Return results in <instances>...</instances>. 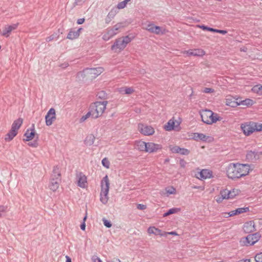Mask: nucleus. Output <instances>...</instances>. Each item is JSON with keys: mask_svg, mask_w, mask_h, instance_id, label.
Segmentation results:
<instances>
[{"mask_svg": "<svg viewBox=\"0 0 262 262\" xmlns=\"http://www.w3.org/2000/svg\"><path fill=\"white\" fill-rule=\"evenodd\" d=\"M60 33L62 34V32H60V30L58 29L57 32H55L53 34H52L51 35L47 37L46 38V41L47 42H50V41H52L53 40H54V39L57 40L59 38V34Z\"/></svg>", "mask_w": 262, "mask_h": 262, "instance_id": "31", "label": "nucleus"}, {"mask_svg": "<svg viewBox=\"0 0 262 262\" xmlns=\"http://www.w3.org/2000/svg\"><path fill=\"white\" fill-rule=\"evenodd\" d=\"M135 145L138 150L140 151H145L146 149L147 142L142 140L136 141Z\"/></svg>", "mask_w": 262, "mask_h": 262, "instance_id": "24", "label": "nucleus"}, {"mask_svg": "<svg viewBox=\"0 0 262 262\" xmlns=\"http://www.w3.org/2000/svg\"><path fill=\"white\" fill-rule=\"evenodd\" d=\"M244 231L246 233L252 232L255 230V224L253 221L245 223L243 227Z\"/></svg>", "mask_w": 262, "mask_h": 262, "instance_id": "19", "label": "nucleus"}, {"mask_svg": "<svg viewBox=\"0 0 262 262\" xmlns=\"http://www.w3.org/2000/svg\"><path fill=\"white\" fill-rule=\"evenodd\" d=\"M107 103L108 102L107 101H103L102 102L96 101L93 103L94 107H96L97 111L98 112L100 116H101L104 112Z\"/></svg>", "mask_w": 262, "mask_h": 262, "instance_id": "15", "label": "nucleus"}, {"mask_svg": "<svg viewBox=\"0 0 262 262\" xmlns=\"http://www.w3.org/2000/svg\"><path fill=\"white\" fill-rule=\"evenodd\" d=\"M85 21V19L84 18H79L77 19V23L78 25H81L83 24Z\"/></svg>", "mask_w": 262, "mask_h": 262, "instance_id": "64", "label": "nucleus"}, {"mask_svg": "<svg viewBox=\"0 0 262 262\" xmlns=\"http://www.w3.org/2000/svg\"><path fill=\"white\" fill-rule=\"evenodd\" d=\"M126 4H127L124 1L119 2L117 5V8H118L119 9H123L125 7Z\"/></svg>", "mask_w": 262, "mask_h": 262, "instance_id": "56", "label": "nucleus"}, {"mask_svg": "<svg viewBox=\"0 0 262 262\" xmlns=\"http://www.w3.org/2000/svg\"><path fill=\"white\" fill-rule=\"evenodd\" d=\"M180 123L173 120L170 119L168 121L164 126V129L167 131H170L172 130H179L180 127Z\"/></svg>", "mask_w": 262, "mask_h": 262, "instance_id": "12", "label": "nucleus"}, {"mask_svg": "<svg viewBox=\"0 0 262 262\" xmlns=\"http://www.w3.org/2000/svg\"><path fill=\"white\" fill-rule=\"evenodd\" d=\"M110 187V182L108 176L106 175L101 181L100 201L103 204L107 203L108 197L107 196Z\"/></svg>", "mask_w": 262, "mask_h": 262, "instance_id": "2", "label": "nucleus"}, {"mask_svg": "<svg viewBox=\"0 0 262 262\" xmlns=\"http://www.w3.org/2000/svg\"><path fill=\"white\" fill-rule=\"evenodd\" d=\"M17 132L16 130H13V129L11 128L9 132L5 136V141L7 142L11 141L17 135Z\"/></svg>", "mask_w": 262, "mask_h": 262, "instance_id": "26", "label": "nucleus"}, {"mask_svg": "<svg viewBox=\"0 0 262 262\" xmlns=\"http://www.w3.org/2000/svg\"><path fill=\"white\" fill-rule=\"evenodd\" d=\"M260 237L261 235L259 232L249 234L246 237L242 238L240 241V243L242 246H252L258 242Z\"/></svg>", "mask_w": 262, "mask_h": 262, "instance_id": "4", "label": "nucleus"}, {"mask_svg": "<svg viewBox=\"0 0 262 262\" xmlns=\"http://www.w3.org/2000/svg\"><path fill=\"white\" fill-rule=\"evenodd\" d=\"M137 208L143 210L146 208V206L143 204H138L137 206Z\"/></svg>", "mask_w": 262, "mask_h": 262, "instance_id": "59", "label": "nucleus"}, {"mask_svg": "<svg viewBox=\"0 0 262 262\" xmlns=\"http://www.w3.org/2000/svg\"><path fill=\"white\" fill-rule=\"evenodd\" d=\"M222 119V117H220L217 114L213 112V115L211 116L209 122L210 125L216 123L217 121H221Z\"/></svg>", "mask_w": 262, "mask_h": 262, "instance_id": "34", "label": "nucleus"}, {"mask_svg": "<svg viewBox=\"0 0 262 262\" xmlns=\"http://www.w3.org/2000/svg\"><path fill=\"white\" fill-rule=\"evenodd\" d=\"M179 163H180L181 167H182L183 168H184L186 164V161L184 159H180Z\"/></svg>", "mask_w": 262, "mask_h": 262, "instance_id": "62", "label": "nucleus"}, {"mask_svg": "<svg viewBox=\"0 0 262 262\" xmlns=\"http://www.w3.org/2000/svg\"><path fill=\"white\" fill-rule=\"evenodd\" d=\"M254 104V101L251 99H245L244 100L239 101V105H243L247 106H250Z\"/></svg>", "mask_w": 262, "mask_h": 262, "instance_id": "35", "label": "nucleus"}, {"mask_svg": "<svg viewBox=\"0 0 262 262\" xmlns=\"http://www.w3.org/2000/svg\"><path fill=\"white\" fill-rule=\"evenodd\" d=\"M253 125H254L255 131H256V132L262 131V123L259 124L258 123L253 122Z\"/></svg>", "mask_w": 262, "mask_h": 262, "instance_id": "48", "label": "nucleus"}, {"mask_svg": "<svg viewBox=\"0 0 262 262\" xmlns=\"http://www.w3.org/2000/svg\"><path fill=\"white\" fill-rule=\"evenodd\" d=\"M38 138H39L38 135H36V139H35V140L33 142H29L28 143V145L31 147H37L38 145V144L37 142V140H38Z\"/></svg>", "mask_w": 262, "mask_h": 262, "instance_id": "47", "label": "nucleus"}, {"mask_svg": "<svg viewBox=\"0 0 262 262\" xmlns=\"http://www.w3.org/2000/svg\"><path fill=\"white\" fill-rule=\"evenodd\" d=\"M155 25L152 24H149L147 25L146 29L149 32L154 33Z\"/></svg>", "mask_w": 262, "mask_h": 262, "instance_id": "51", "label": "nucleus"}, {"mask_svg": "<svg viewBox=\"0 0 262 262\" xmlns=\"http://www.w3.org/2000/svg\"><path fill=\"white\" fill-rule=\"evenodd\" d=\"M104 71L102 67H97L96 68H85L84 69L81 73L82 75L84 77L86 76H90L91 78H95Z\"/></svg>", "mask_w": 262, "mask_h": 262, "instance_id": "5", "label": "nucleus"}, {"mask_svg": "<svg viewBox=\"0 0 262 262\" xmlns=\"http://www.w3.org/2000/svg\"><path fill=\"white\" fill-rule=\"evenodd\" d=\"M170 150L172 153L180 154L182 155H188L190 151L185 148H181L178 146H174L170 148Z\"/></svg>", "mask_w": 262, "mask_h": 262, "instance_id": "20", "label": "nucleus"}, {"mask_svg": "<svg viewBox=\"0 0 262 262\" xmlns=\"http://www.w3.org/2000/svg\"><path fill=\"white\" fill-rule=\"evenodd\" d=\"M196 177L199 179H206L212 177V172L209 169H202L196 174Z\"/></svg>", "mask_w": 262, "mask_h": 262, "instance_id": "14", "label": "nucleus"}, {"mask_svg": "<svg viewBox=\"0 0 262 262\" xmlns=\"http://www.w3.org/2000/svg\"><path fill=\"white\" fill-rule=\"evenodd\" d=\"M188 56H203L205 54V52L200 49H190L185 51Z\"/></svg>", "mask_w": 262, "mask_h": 262, "instance_id": "18", "label": "nucleus"}, {"mask_svg": "<svg viewBox=\"0 0 262 262\" xmlns=\"http://www.w3.org/2000/svg\"><path fill=\"white\" fill-rule=\"evenodd\" d=\"M121 38H122V41H123L124 43L126 45V46H127V45L133 39L134 37H130L129 35H126Z\"/></svg>", "mask_w": 262, "mask_h": 262, "instance_id": "42", "label": "nucleus"}, {"mask_svg": "<svg viewBox=\"0 0 262 262\" xmlns=\"http://www.w3.org/2000/svg\"><path fill=\"white\" fill-rule=\"evenodd\" d=\"M77 184L80 187L84 188L86 187L87 179L86 176L82 172L77 174Z\"/></svg>", "mask_w": 262, "mask_h": 262, "instance_id": "17", "label": "nucleus"}, {"mask_svg": "<svg viewBox=\"0 0 262 262\" xmlns=\"http://www.w3.org/2000/svg\"><path fill=\"white\" fill-rule=\"evenodd\" d=\"M162 148L161 144H156L152 142H147L146 152L149 153L156 152Z\"/></svg>", "mask_w": 262, "mask_h": 262, "instance_id": "13", "label": "nucleus"}, {"mask_svg": "<svg viewBox=\"0 0 262 262\" xmlns=\"http://www.w3.org/2000/svg\"><path fill=\"white\" fill-rule=\"evenodd\" d=\"M254 258L256 262H262V252L256 254Z\"/></svg>", "mask_w": 262, "mask_h": 262, "instance_id": "53", "label": "nucleus"}, {"mask_svg": "<svg viewBox=\"0 0 262 262\" xmlns=\"http://www.w3.org/2000/svg\"><path fill=\"white\" fill-rule=\"evenodd\" d=\"M7 210V206L4 205H0V217H1L3 214L6 212Z\"/></svg>", "mask_w": 262, "mask_h": 262, "instance_id": "50", "label": "nucleus"}, {"mask_svg": "<svg viewBox=\"0 0 262 262\" xmlns=\"http://www.w3.org/2000/svg\"><path fill=\"white\" fill-rule=\"evenodd\" d=\"M56 119L55 110L51 108L45 116L46 124L47 126H50Z\"/></svg>", "mask_w": 262, "mask_h": 262, "instance_id": "8", "label": "nucleus"}, {"mask_svg": "<svg viewBox=\"0 0 262 262\" xmlns=\"http://www.w3.org/2000/svg\"><path fill=\"white\" fill-rule=\"evenodd\" d=\"M153 33H155L157 35L163 34L164 33V32L162 31L161 27L158 26H156Z\"/></svg>", "mask_w": 262, "mask_h": 262, "instance_id": "43", "label": "nucleus"}, {"mask_svg": "<svg viewBox=\"0 0 262 262\" xmlns=\"http://www.w3.org/2000/svg\"><path fill=\"white\" fill-rule=\"evenodd\" d=\"M220 195L224 199H230L229 196V190L227 189H223L220 191Z\"/></svg>", "mask_w": 262, "mask_h": 262, "instance_id": "39", "label": "nucleus"}, {"mask_svg": "<svg viewBox=\"0 0 262 262\" xmlns=\"http://www.w3.org/2000/svg\"><path fill=\"white\" fill-rule=\"evenodd\" d=\"M90 110L92 113V118L94 119L98 118L100 116L98 112L97 111L96 107H94V104L92 103L90 106Z\"/></svg>", "mask_w": 262, "mask_h": 262, "instance_id": "32", "label": "nucleus"}, {"mask_svg": "<svg viewBox=\"0 0 262 262\" xmlns=\"http://www.w3.org/2000/svg\"><path fill=\"white\" fill-rule=\"evenodd\" d=\"M115 15H116V11L111 10L107 15V19H109V20H111V19L114 18V17L115 16Z\"/></svg>", "mask_w": 262, "mask_h": 262, "instance_id": "52", "label": "nucleus"}, {"mask_svg": "<svg viewBox=\"0 0 262 262\" xmlns=\"http://www.w3.org/2000/svg\"><path fill=\"white\" fill-rule=\"evenodd\" d=\"M238 214L242 213L247 212L249 211V207H245L243 208H238L236 209Z\"/></svg>", "mask_w": 262, "mask_h": 262, "instance_id": "46", "label": "nucleus"}, {"mask_svg": "<svg viewBox=\"0 0 262 262\" xmlns=\"http://www.w3.org/2000/svg\"><path fill=\"white\" fill-rule=\"evenodd\" d=\"M79 36V34H78V32H77L76 31H73L71 29L69 31L67 38L69 39L73 40L78 38Z\"/></svg>", "mask_w": 262, "mask_h": 262, "instance_id": "30", "label": "nucleus"}, {"mask_svg": "<svg viewBox=\"0 0 262 262\" xmlns=\"http://www.w3.org/2000/svg\"><path fill=\"white\" fill-rule=\"evenodd\" d=\"M226 104L232 107H235L239 105V101H237V99L229 97L226 99Z\"/></svg>", "mask_w": 262, "mask_h": 262, "instance_id": "23", "label": "nucleus"}, {"mask_svg": "<svg viewBox=\"0 0 262 262\" xmlns=\"http://www.w3.org/2000/svg\"><path fill=\"white\" fill-rule=\"evenodd\" d=\"M224 199L220 195L218 196L217 198L216 199V201L218 203H220L223 201V200Z\"/></svg>", "mask_w": 262, "mask_h": 262, "instance_id": "63", "label": "nucleus"}, {"mask_svg": "<svg viewBox=\"0 0 262 262\" xmlns=\"http://www.w3.org/2000/svg\"><path fill=\"white\" fill-rule=\"evenodd\" d=\"M95 139V136L92 134H90L86 136L84 143L86 146H91L93 144Z\"/></svg>", "mask_w": 262, "mask_h": 262, "instance_id": "27", "label": "nucleus"}, {"mask_svg": "<svg viewBox=\"0 0 262 262\" xmlns=\"http://www.w3.org/2000/svg\"><path fill=\"white\" fill-rule=\"evenodd\" d=\"M126 47V45L124 43L121 38H119L116 39L114 44L112 46L111 49L112 50L115 49H119L123 50Z\"/></svg>", "mask_w": 262, "mask_h": 262, "instance_id": "21", "label": "nucleus"}, {"mask_svg": "<svg viewBox=\"0 0 262 262\" xmlns=\"http://www.w3.org/2000/svg\"><path fill=\"white\" fill-rule=\"evenodd\" d=\"M166 193L169 194H173L176 193V189L173 187L171 186L170 188H166L165 189Z\"/></svg>", "mask_w": 262, "mask_h": 262, "instance_id": "45", "label": "nucleus"}, {"mask_svg": "<svg viewBox=\"0 0 262 262\" xmlns=\"http://www.w3.org/2000/svg\"><path fill=\"white\" fill-rule=\"evenodd\" d=\"M208 137L202 133H194L193 138L195 140H201L206 141Z\"/></svg>", "mask_w": 262, "mask_h": 262, "instance_id": "29", "label": "nucleus"}, {"mask_svg": "<svg viewBox=\"0 0 262 262\" xmlns=\"http://www.w3.org/2000/svg\"><path fill=\"white\" fill-rule=\"evenodd\" d=\"M102 165L106 168H108L110 167V163L106 158H104L102 160Z\"/></svg>", "mask_w": 262, "mask_h": 262, "instance_id": "49", "label": "nucleus"}, {"mask_svg": "<svg viewBox=\"0 0 262 262\" xmlns=\"http://www.w3.org/2000/svg\"><path fill=\"white\" fill-rule=\"evenodd\" d=\"M61 180L56 179L55 178L51 179L50 183L49 185V188L53 191H55L59 188V182Z\"/></svg>", "mask_w": 262, "mask_h": 262, "instance_id": "22", "label": "nucleus"}, {"mask_svg": "<svg viewBox=\"0 0 262 262\" xmlns=\"http://www.w3.org/2000/svg\"><path fill=\"white\" fill-rule=\"evenodd\" d=\"M154 234L156 235H160L161 236H166V233H165V232H162L161 230L156 227Z\"/></svg>", "mask_w": 262, "mask_h": 262, "instance_id": "44", "label": "nucleus"}, {"mask_svg": "<svg viewBox=\"0 0 262 262\" xmlns=\"http://www.w3.org/2000/svg\"><path fill=\"white\" fill-rule=\"evenodd\" d=\"M202 121L206 124L210 125V121L211 116L213 115V112L210 110L206 109L200 112Z\"/></svg>", "mask_w": 262, "mask_h": 262, "instance_id": "7", "label": "nucleus"}, {"mask_svg": "<svg viewBox=\"0 0 262 262\" xmlns=\"http://www.w3.org/2000/svg\"><path fill=\"white\" fill-rule=\"evenodd\" d=\"M252 91L259 95H262V85H256L252 89Z\"/></svg>", "mask_w": 262, "mask_h": 262, "instance_id": "36", "label": "nucleus"}, {"mask_svg": "<svg viewBox=\"0 0 262 262\" xmlns=\"http://www.w3.org/2000/svg\"><path fill=\"white\" fill-rule=\"evenodd\" d=\"M237 214H238V213H237V210H236V209H235L234 210H232V211H231L230 212H229L228 213V217L232 216H234L235 215H237Z\"/></svg>", "mask_w": 262, "mask_h": 262, "instance_id": "60", "label": "nucleus"}, {"mask_svg": "<svg viewBox=\"0 0 262 262\" xmlns=\"http://www.w3.org/2000/svg\"><path fill=\"white\" fill-rule=\"evenodd\" d=\"M88 0H75L72 5V7L75 8L77 6L82 7Z\"/></svg>", "mask_w": 262, "mask_h": 262, "instance_id": "37", "label": "nucleus"}, {"mask_svg": "<svg viewBox=\"0 0 262 262\" xmlns=\"http://www.w3.org/2000/svg\"><path fill=\"white\" fill-rule=\"evenodd\" d=\"M23 122V120L22 118H19L15 120L12 124L11 129L18 132V130L22 125Z\"/></svg>", "mask_w": 262, "mask_h": 262, "instance_id": "25", "label": "nucleus"}, {"mask_svg": "<svg viewBox=\"0 0 262 262\" xmlns=\"http://www.w3.org/2000/svg\"><path fill=\"white\" fill-rule=\"evenodd\" d=\"M120 91L125 94H131L134 92V90L130 87H125L122 88Z\"/></svg>", "mask_w": 262, "mask_h": 262, "instance_id": "40", "label": "nucleus"}, {"mask_svg": "<svg viewBox=\"0 0 262 262\" xmlns=\"http://www.w3.org/2000/svg\"><path fill=\"white\" fill-rule=\"evenodd\" d=\"M199 27L203 30L209 31L212 32V31L213 30V28L207 27L205 25H200V26H199Z\"/></svg>", "mask_w": 262, "mask_h": 262, "instance_id": "55", "label": "nucleus"}, {"mask_svg": "<svg viewBox=\"0 0 262 262\" xmlns=\"http://www.w3.org/2000/svg\"><path fill=\"white\" fill-rule=\"evenodd\" d=\"M250 123L241 124V129L246 136H249L255 132L254 125H253V123L251 124Z\"/></svg>", "mask_w": 262, "mask_h": 262, "instance_id": "11", "label": "nucleus"}, {"mask_svg": "<svg viewBox=\"0 0 262 262\" xmlns=\"http://www.w3.org/2000/svg\"><path fill=\"white\" fill-rule=\"evenodd\" d=\"M181 210L180 208H172L169 209L167 212L163 215V217H166L170 214L176 213Z\"/></svg>", "mask_w": 262, "mask_h": 262, "instance_id": "33", "label": "nucleus"}, {"mask_svg": "<svg viewBox=\"0 0 262 262\" xmlns=\"http://www.w3.org/2000/svg\"><path fill=\"white\" fill-rule=\"evenodd\" d=\"M36 135H38L36 133L35 130V125L32 124L31 125V127L30 128L27 129L25 133L24 134V136L26 137L25 139L24 140L26 141H29L32 140L34 138L36 139Z\"/></svg>", "mask_w": 262, "mask_h": 262, "instance_id": "10", "label": "nucleus"}, {"mask_svg": "<svg viewBox=\"0 0 262 262\" xmlns=\"http://www.w3.org/2000/svg\"><path fill=\"white\" fill-rule=\"evenodd\" d=\"M102 221H103V223L104 225L106 227H107V228H110V227H112V225L111 222L110 221H108V220H106V219H105L103 218V219H102Z\"/></svg>", "mask_w": 262, "mask_h": 262, "instance_id": "54", "label": "nucleus"}, {"mask_svg": "<svg viewBox=\"0 0 262 262\" xmlns=\"http://www.w3.org/2000/svg\"><path fill=\"white\" fill-rule=\"evenodd\" d=\"M128 24L125 21L117 23L111 28H108L107 32L103 36V39L106 41L108 40L118 33V31L120 29L126 27Z\"/></svg>", "mask_w": 262, "mask_h": 262, "instance_id": "3", "label": "nucleus"}, {"mask_svg": "<svg viewBox=\"0 0 262 262\" xmlns=\"http://www.w3.org/2000/svg\"><path fill=\"white\" fill-rule=\"evenodd\" d=\"M212 32H216V33H219L222 34H226L227 33V31L226 30H219L213 28V30L212 31Z\"/></svg>", "mask_w": 262, "mask_h": 262, "instance_id": "58", "label": "nucleus"}, {"mask_svg": "<svg viewBox=\"0 0 262 262\" xmlns=\"http://www.w3.org/2000/svg\"><path fill=\"white\" fill-rule=\"evenodd\" d=\"M138 129L140 132L145 136L151 135L155 133V130L152 127L143 124L138 125Z\"/></svg>", "mask_w": 262, "mask_h": 262, "instance_id": "6", "label": "nucleus"}, {"mask_svg": "<svg viewBox=\"0 0 262 262\" xmlns=\"http://www.w3.org/2000/svg\"><path fill=\"white\" fill-rule=\"evenodd\" d=\"M202 92L204 93H211L214 92V89L209 88H205Z\"/></svg>", "mask_w": 262, "mask_h": 262, "instance_id": "57", "label": "nucleus"}, {"mask_svg": "<svg viewBox=\"0 0 262 262\" xmlns=\"http://www.w3.org/2000/svg\"><path fill=\"white\" fill-rule=\"evenodd\" d=\"M250 166L248 164L230 163L227 169V176L232 180L244 177L249 173Z\"/></svg>", "mask_w": 262, "mask_h": 262, "instance_id": "1", "label": "nucleus"}, {"mask_svg": "<svg viewBox=\"0 0 262 262\" xmlns=\"http://www.w3.org/2000/svg\"><path fill=\"white\" fill-rule=\"evenodd\" d=\"M97 97L98 99L105 100L107 99V94L104 91H100L97 93Z\"/></svg>", "mask_w": 262, "mask_h": 262, "instance_id": "38", "label": "nucleus"}, {"mask_svg": "<svg viewBox=\"0 0 262 262\" xmlns=\"http://www.w3.org/2000/svg\"><path fill=\"white\" fill-rule=\"evenodd\" d=\"M261 155V152L250 150L247 152L246 158L248 161L254 162L259 159V156Z\"/></svg>", "mask_w": 262, "mask_h": 262, "instance_id": "9", "label": "nucleus"}, {"mask_svg": "<svg viewBox=\"0 0 262 262\" xmlns=\"http://www.w3.org/2000/svg\"><path fill=\"white\" fill-rule=\"evenodd\" d=\"M230 199H233L235 196L237 195L240 192V190L236 189H233L231 190H229Z\"/></svg>", "mask_w": 262, "mask_h": 262, "instance_id": "41", "label": "nucleus"}, {"mask_svg": "<svg viewBox=\"0 0 262 262\" xmlns=\"http://www.w3.org/2000/svg\"><path fill=\"white\" fill-rule=\"evenodd\" d=\"M51 178H55L56 179L61 180V174L57 166H55L53 167V173L51 176Z\"/></svg>", "mask_w": 262, "mask_h": 262, "instance_id": "28", "label": "nucleus"}, {"mask_svg": "<svg viewBox=\"0 0 262 262\" xmlns=\"http://www.w3.org/2000/svg\"><path fill=\"white\" fill-rule=\"evenodd\" d=\"M18 25V24L17 23L12 24L11 25L5 26L3 30V32L1 33V35L6 37H9L11 32L13 30H15L17 28Z\"/></svg>", "mask_w": 262, "mask_h": 262, "instance_id": "16", "label": "nucleus"}, {"mask_svg": "<svg viewBox=\"0 0 262 262\" xmlns=\"http://www.w3.org/2000/svg\"><path fill=\"white\" fill-rule=\"evenodd\" d=\"M155 227H149L147 230L148 233L155 234Z\"/></svg>", "mask_w": 262, "mask_h": 262, "instance_id": "61", "label": "nucleus"}]
</instances>
